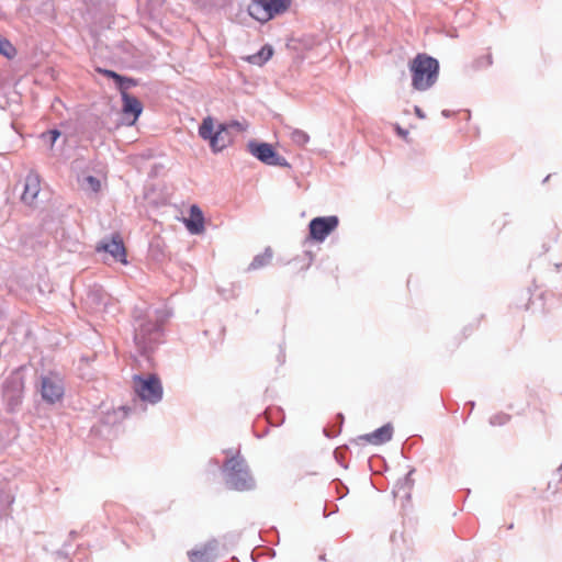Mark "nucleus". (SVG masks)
Returning a JSON list of instances; mask_svg holds the SVG:
<instances>
[{
	"mask_svg": "<svg viewBox=\"0 0 562 562\" xmlns=\"http://www.w3.org/2000/svg\"><path fill=\"white\" fill-rule=\"evenodd\" d=\"M273 54V49L271 46H263L258 53L248 57V61L254 65H262L268 61Z\"/></svg>",
	"mask_w": 562,
	"mask_h": 562,
	"instance_id": "nucleus-17",
	"label": "nucleus"
},
{
	"mask_svg": "<svg viewBox=\"0 0 562 562\" xmlns=\"http://www.w3.org/2000/svg\"><path fill=\"white\" fill-rule=\"evenodd\" d=\"M397 132H398V135L400 136H405V132H403V130H401L400 127H397Z\"/></svg>",
	"mask_w": 562,
	"mask_h": 562,
	"instance_id": "nucleus-28",
	"label": "nucleus"
},
{
	"mask_svg": "<svg viewBox=\"0 0 562 562\" xmlns=\"http://www.w3.org/2000/svg\"><path fill=\"white\" fill-rule=\"evenodd\" d=\"M218 144L220 143H215V142L210 143L213 153H218L224 148L223 145L218 146Z\"/></svg>",
	"mask_w": 562,
	"mask_h": 562,
	"instance_id": "nucleus-25",
	"label": "nucleus"
},
{
	"mask_svg": "<svg viewBox=\"0 0 562 562\" xmlns=\"http://www.w3.org/2000/svg\"><path fill=\"white\" fill-rule=\"evenodd\" d=\"M416 114L419 116V117H424V114L422 113V110L419 108H416Z\"/></svg>",
	"mask_w": 562,
	"mask_h": 562,
	"instance_id": "nucleus-27",
	"label": "nucleus"
},
{
	"mask_svg": "<svg viewBox=\"0 0 562 562\" xmlns=\"http://www.w3.org/2000/svg\"><path fill=\"white\" fill-rule=\"evenodd\" d=\"M493 64V57L491 54H486L485 56H482L475 60V68L482 69L490 67Z\"/></svg>",
	"mask_w": 562,
	"mask_h": 562,
	"instance_id": "nucleus-20",
	"label": "nucleus"
},
{
	"mask_svg": "<svg viewBox=\"0 0 562 562\" xmlns=\"http://www.w3.org/2000/svg\"><path fill=\"white\" fill-rule=\"evenodd\" d=\"M224 469L227 472V484L231 488L246 491L254 486L246 461L239 456L228 459Z\"/></svg>",
	"mask_w": 562,
	"mask_h": 562,
	"instance_id": "nucleus-2",
	"label": "nucleus"
},
{
	"mask_svg": "<svg viewBox=\"0 0 562 562\" xmlns=\"http://www.w3.org/2000/svg\"><path fill=\"white\" fill-rule=\"evenodd\" d=\"M85 181L87 182L88 184V188L97 193L101 190V181L92 176H88Z\"/></svg>",
	"mask_w": 562,
	"mask_h": 562,
	"instance_id": "nucleus-21",
	"label": "nucleus"
},
{
	"mask_svg": "<svg viewBox=\"0 0 562 562\" xmlns=\"http://www.w3.org/2000/svg\"><path fill=\"white\" fill-rule=\"evenodd\" d=\"M97 71L104 75L108 78L113 79L114 81L122 80V76L113 70L97 68Z\"/></svg>",
	"mask_w": 562,
	"mask_h": 562,
	"instance_id": "nucleus-22",
	"label": "nucleus"
},
{
	"mask_svg": "<svg viewBox=\"0 0 562 562\" xmlns=\"http://www.w3.org/2000/svg\"><path fill=\"white\" fill-rule=\"evenodd\" d=\"M412 74V86L418 91H426L431 88L439 75V63L436 58L426 54H418L409 63Z\"/></svg>",
	"mask_w": 562,
	"mask_h": 562,
	"instance_id": "nucleus-1",
	"label": "nucleus"
},
{
	"mask_svg": "<svg viewBox=\"0 0 562 562\" xmlns=\"http://www.w3.org/2000/svg\"><path fill=\"white\" fill-rule=\"evenodd\" d=\"M337 216L315 217L310 222V236L316 241H323L338 226Z\"/></svg>",
	"mask_w": 562,
	"mask_h": 562,
	"instance_id": "nucleus-7",
	"label": "nucleus"
},
{
	"mask_svg": "<svg viewBox=\"0 0 562 562\" xmlns=\"http://www.w3.org/2000/svg\"><path fill=\"white\" fill-rule=\"evenodd\" d=\"M392 436L393 427L391 425H384L370 434L360 436L358 439L364 443L379 446L390 441Z\"/></svg>",
	"mask_w": 562,
	"mask_h": 562,
	"instance_id": "nucleus-12",
	"label": "nucleus"
},
{
	"mask_svg": "<svg viewBox=\"0 0 562 562\" xmlns=\"http://www.w3.org/2000/svg\"><path fill=\"white\" fill-rule=\"evenodd\" d=\"M248 151L268 165L283 166L284 157L280 156L269 143H248Z\"/></svg>",
	"mask_w": 562,
	"mask_h": 562,
	"instance_id": "nucleus-6",
	"label": "nucleus"
},
{
	"mask_svg": "<svg viewBox=\"0 0 562 562\" xmlns=\"http://www.w3.org/2000/svg\"><path fill=\"white\" fill-rule=\"evenodd\" d=\"M133 387L139 398L145 402L156 404L162 397L161 382L155 374L147 376L135 375L133 378Z\"/></svg>",
	"mask_w": 562,
	"mask_h": 562,
	"instance_id": "nucleus-3",
	"label": "nucleus"
},
{
	"mask_svg": "<svg viewBox=\"0 0 562 562\" xmlns=\"http://www.w3.org/2000/svg\"><path fill=\"white\" fill-rule=\"evenodd\" d=\"M5 502H7L8 507H10L13 504V502H14V497L12 495H10V494H7L5 495Z\"/></svg>",
	"mask_w": 562,
	"mask_h": 562,
	"instance_id": "nucleus-26",
	"label": "nucleus"
},
{
	"mask_svg": "<svg viewBox=\"0 0 562 562\" xmlns=\"http://www.w3.org/2000/svg\"><path fill=\"white\" fill-rule=\"evenodd\" d=\"M290 137L292 140H308V136L303 131L299 130L292 131Z\"/></svg>",
	"mask_w": 562,
	"mask_h": 562,
	"instance_id": "nucleus-23",
	"label": "nucleus"
},
{
	"mask_svg": "<svg viewBox=\"0 0 562 562\" xmlns=\"http://www.w3.org/2000/svg\"><path fill=\"white\" fill-rule=\"evenodd\" d=\"M259 265H261V263L258 261V259H255V261L252 262V266L258 267Z\"/></svg>",
	"mask_w": 562,
	"mask_h": 562,
	"instance_id": "nucleus-29",
	"label": "nucleus"
},
{
	"mask_svg": "<svg viewBox=\"0 0 562 562\" xmlns=\"http://www.w3.org/2000/svg\"><path fill=\"white\" fill-rule=\"evenodd\" d=\"M115 85L116 88L120 90L121 95H123V93H127L128 89L136 86V80L130 77L122 76V80H116Z\"/></svg>",
	"mask_w": 562,
	"mask_h": 562,
	"instance_id": "nucleus-19",
	"label": "nucleus"
},
{
	"mask_svg": "<svg viewBox=\"0 0 562 562\" xmlns=\"http://www.w3.org/2000/svg\"><path fill=\"white\" fill-rule=\"evenodd\" d=\"M214 543H205L188 552L190 562H206L214 550Z\"/></svg>",
	"mask_w": 562,
	"mask_h": 562,
	"instance_id": "nucleus-16",
	"label": "nucleus"
},
{
	"mask_svg": "<svg viewBox=\"0 0 562 562\" xmlns=\"http://www.w3.org/2000/svg\"><path fill=\"white\" fill-rule=\"evenodd\" d=\"M291 0H251L249 14L259 22H267L288 9Z\"/></svg>",
	"mask_w": 562,
	"mask_h": 562,
	"instance_id": "nucleus-4",
	"label": "nucleus"
},
{
	"mask_svg": "<svg viewBox=\"0 0 562 562\" xmlns=\"http://www.w3.org/2000/svg\"><path fill=\"white\" fill-rule=\"evenodd\" d=\"M40 393L48 404H56L60 402L65 394V386L63 379L54 372L41 376Z\"/></svg>",
	"mask_w": 562,
	"mask_h": 562,
	"instance_id": "nucleus-5",
	"label": "nucleus"
},
{
	"mask_svg": "<svg viewBox=\"0 0 562 562\" xmlns=\"http://www.w3.org/2000/svg\"><path fill=\"white\" fill-rule=\"evenodd\" d=\"M95 249L98 252H108L114 261L127 265L126 248L120 234H114L109 241L100 243Z\"/></svg>",
	"mask_w": 562,
	"mask_h": 562,
	"instance_id": "nucleus-8",
	"label": "nucleus"
},
{
	"mask_svg": "<svg viewBox=\"0 0 562 562\" xmlns=\"http://www.w3.org/2000/svg\"><path fill=\"white\" fill-rule=\"evenodd\" d=\"M187 229L193 235H200L205 231V220L202 210L193 204L190 206L189 216L183 218Z\"/></svg>",
	"mask_w": 562,
	"mask_h": 562,
	"instance_id": "nucleus-10",
	"label": "nucleus"
},
{
	"mask_svg": "<svg viewBox=\"0 0 562 562\" xmlns=\"http://www.w3.org/2000/svg\"><path fill=\"white\" fill-rule=\"evenodd\" d=\"M122 101L124 114L132 115L133 122H135L143 111L140 101L136 97L128 93H123Z\"/></svg>",
	"mask_w": 562,
	"mask_h": 562,
	"instance_id": "nucleus-14",
	"label": "nucleus"
},
{
	"mask_svg": "<svg viewBox=\"0 0 562 562\" xmlns=\"http://www.w3.org/2000/svg\"><path fill=\"white\" fill-rule=\"evenodd\" d=\"M0 54L7 58H12L16 54L15 47L11 44L9 40L0 36Z\"/></svg>",
	"mask_w": 562,
	"mask_h": 562,
	"instance_id": "nucleus-18",
	"label": "nucleus"
},
{
	"mask_svg": "<svg viewBox=\"0 0 562 562\" xmlns=\"http://www.w3.org/2000/svg\"><path fill=\"white\" fill-rule=\"evenodd\" d=\"M199 135L203 140H218L222 135L221 124L217 131L214 132V121L211 116H207L199 127Z\"/></svg>",
	"mask_w": 562,
	"mask_h": 562,
	"instance_id": "nucleus-15",
	"label": "nucleus"
},
{
	"mask_svg": "<svg viewBox=\"0 0 562 562\" xmlns=\"http://www.w3.org/2000/svg\"><path fill=\"white\" fill-rule=\"evenodd\" d=\"M247 127L248 123L246 120H232L221 123L222 135L228 138L241 137Z\"/></svg>",
	"mask_w": 562,
	"mask_h": 562,
	"instance_id": "nucleus-13",
	"label": "nucleus"
},
{
	"mask_svg": "<svg viewBox=\"0 0 562 562\" xmlns=\"http://www.w3.org/2000/svg\"><path fill=\"white\" fill-rule=\"evenodd\" d=\"M47 134L50 136V140H57L60 136V132L56 128L48 131Z\"/></svg>",
	"mask_w": 562,
	"mask_h": 562,
	"instance_id": "nucleus-24",
	"label": "nucleus"
},
{
	"mask_svg": "<svg viewBox=\"0 0 562 562\" xmlns=\"http://www.w3.org/2000/svg\"><path fill=\"white\" fill-rule=\"evenodd\" d=\"M159 327L155 319L142 315L137 316L135 327V341L137 345L146 347L151 339V335L156 334Z\"/></svg>",
	"mask_w": 562,
	"mask_h": 562,
	"instance_id": "nucleus-9",
	"label": "nucleus"
},
{
	"mask_svg": "<svg viewBox=\"0 0 562 562\" xmlns=\"http://www.w3.org/2000/svg\"><path fill=\"white\" fill-rule=\"evenodd\" d=\"M41 190V180L38 175L34 172H30L24 182V190L21 195V200L27 204L32 205L37 198Z\"/></svg>",
	"mask_w": 562,
	"mask_h": 562,
	"instance_id": "nucleus-11",
	"label": "nucleus"
}]
</instances>
